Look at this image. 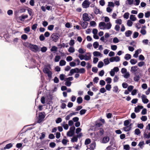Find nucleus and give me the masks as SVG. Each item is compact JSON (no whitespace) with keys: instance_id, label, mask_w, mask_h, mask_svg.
Here are the masks:
<instances>
[{"instance_id":"60","label":"nucleus","mask_w":150,"mask_h":150,"mask_svg":"<svg viewBox=\"0 0 150 150\" xmlns=\"http://www.w3.org/2000/svg\"><path fill=\"white\" fill-rule=\"evenodd\" d=\"M54 82L55 83H58L59 82V79L57 77L55 76L54 77L53 79Z\"/></svg>"},{"instance_id":"32","label":"nucleus","mask_w":150,"mask_h":150,"mask_svg":"<svg viewBox=\"0 0 150 150\" xmlns=\"http://www.w3.org/2000/svg\"><path fill=\"white\" fill-rule=\"evenodd\" d=\"M144 138L145 139H149L150 138V132H149L148 134L145 133L144 134Z\"/></svg>"},{"instance_id":"54","label":"nucleus","mask_w":150,"mask_h":150,"mask_svg":"<svg viewBox=\"0 0 150 150\" xmlns=\"http://www.w3.org/2000/svg\"><path fill=\"white\" fill-rule=\"evenodd\" d=\"M141 120L143 121H145L147 120V118L146 116H142L141 118Z\"/></svg>"},{"instance_id":"38","label":"nucleus","mask_w":150,"mask_h":150,"mask_svg":"<svg viewBox=\"0 0 150 150\" xmlns=\"http://www.w3.org/2000/svg\"><path fill=\"white\" fill-rule=\"evenodd\" d=\"M60 59V56L59 55H56L55 57V58L54 59V61L55 62H58L59 59Z\"/></svg>"},{"instance_id":"43","label":"nucleus","mask_w":150,"mask_h":150,"mask_svg":"<svg viewBox=\"0 0 150 150\" xmlns=\"http://www.w3.org/2000/svg\"><path fill=\"white\" fill-rule=\"evenodd\" d=\"M68 142V141L67 139H63L62 141V144L64 145H67V143Z\"/></svg>"},{"instance_id":"53","label":"nucleus","mask_w":150,"mask_h":150,"mask_svg":"<svg viewBox=\"0 0 150 150\" xmlns=\"http://www.w3.org/2000/svg\"><path fill=\"white\" fill-rule=\"evenodd\" d=\"M47 48L45 47H43L41 48V51L42 52H45L47 50Z\"/></svg>"},{"instance_id":"13","label":"nucleus","mask_w":150,"mask_h":150,"mask_svg":"<svg viewBox=\"0 0 150 150\" xmlns=\"http://www.w3.org/2000/svg\"><path fill=\"white\" fill-rule=\"evenodd\" d=\"M109 138L108 136L104 137L102 139V143L105 144L108 143L109 140Z\"/></svg>"},{"instance_id":"48","label":"nucleus","mask_w":150,"mask_h":150,"mask_svg":"<svg viewBox=\"0 0 150 150\" xmlns=\"http://www.w3.org/2000/svg\"><path fill=\"white\" fill-rule=\"evenodd\" d=\"M37 25L38 24L36 23L33 24L32 26L31 29L33 30H35L37 28Z\"/></svg>"},{"instance_id":"7","label":"nucleus","mask_w":150,"mask_h":150,"mask_svg":"<svg viewBox=\"0 0 150 150\" xmlns=\"http://www.w3.org/2000/svg\"><path fill=\"white\" fill-rule=\"evenodd\" d=\"M82 18L84 22L89 21L90 19V17L88 16V14L86 13H85L83 14Z\"/></svg>"},{"instance_id":"12","label":"nucleus","mask_w":150,"mask_h":150,"mask_svg":"<svg viewBox=\"0 0 150 150\" xmlns=\"http://www.w3.org/2000/svg\"><path fill=\"white\" fill-rule=\"evenodd\" d=\"M81 23H79L81 24L82 28L84 29L86 28L88 25V23L86 22H83L82 23L81 22Z\"/></svg>"},{"instance_id":"6","label":"nucleus","mask_w":150,"mask_h":150,"mask_svg":"<svg viewBox=\"0 0 150 150\" xmlns=\"http://www.w3.org/2000/svg\"><path fill=\"white\" fill-rule=\"evenodd\" d=\"M120 58L118 56L115 57H113L110 58L109 59L110 62H118L120 61Z\"/></svg>"},{"instance_id":"2","label":"nucleus","mask_w":150,"mask_h":150,"mask_svg":"<svg viewBox=\"0 0 150 150\" xmlns=\"http://www.w3.org/2000/svg\"><path fill=\"white\" fill-rule=\"evenodd\" d=\"M60 37V35L58 33H53L51 36L52 41L56 42L58 40Z\"/></svg>"},{"instance_id":"62","label":"nucleus","mask_w":150,"mask_h":150,"mask_svg":"<svg viewBox=\"0 0 150 150\" xmlns=\"http://www.w3.org/2000/svg\"><path fill=\"white\" fill-rule=\"evenodd\" d=\"M92 71L93 72L96 73L98 71V69L96 67H93L92 68Z\"/></svg>"},{"instance_id":"41","label":"nucleus","mask_w":150,"mask_h":150,"mask_svg":"<svg viewBox=\"0 0 150 150\" xmlns=\"http://www.w3.org/2000/svg\"><path fill=\"white\" fill-rule=\"evenodd\" d=\"M104 62L105 65H107L110 63V62L108 58L105 59L104 60Z\"/></svg>"},{"instance_id":"26","label":"nucleus","mask_w":150,"mask_h":150,"mask_svg":"<svg viewBox=\"0 0 150 150\" xmlns=\"http://www.w3.org/2000/svg\"><path fill=\"white\" fill-rule=\"evenodd\" d=\"M88 54H89V55H85V59L84 60L86 61L89 60L91 58V56L90 53H88Z\"/></svg>"},{"instance_id":"63","label":"nucleus","mask_w":150,"mask_h":150,"mask_svg":"<svg viewBox=\"0 0 150 150\" xmlns=\"http://www.w3.org/2000/svg\"><path fill=\"white\" fill-rule=\"evenodd\" d=\"M71 83L70 81H67L65 82V85L69 87L71 86Z\"/></svg>"},{"instance_id":"31","label":"nucleus","mask_w":150,"mask_h":150,"mask_svg":"<svg viewBox=\"0 0 150 150\" xmlns=\"http://www.w3.org/2000/svg\"><path fill=\"white\" fill-rule=\"evenodd\" d=\"M139 75H135L134 78V80L135 81L138 82L140 79Z\"/></svg>"},{"instance_id":"15","label":"nucleus","mask_w":150,"mask_h":150,"mask_svg":"<svg viewBox=\"0 0 150 150\" xmlns=\"http://www.w3.org/2000/svg\"><path fill=\"white\" fill-rule=\"evenodd\" d=\"M132 33V31L128 30L126 31L125 32V35L127 37H130Z\"/></svg>"},{"instance_id":"36","label":"nucleus","mask_w":150,"mask_h":150,"mask_svg":"<svg viewBox=\"0 0 150 150\" xmlns=\"http://www.w3.org/2000/svg\"><path fill=\"white\" fill-rule=\"evenodd\" d=\"M105 88L107 90L110 91L111 88V85L110 84H107L106 85Z\"/></svg>"},{"instance_id":"9","label":"nucleus","mask_w":150,"mask_h":150,"mask_svg":"<svg viewBox=\"0 0 150 150\" xmlns=\"http://www.w3.org/2000/svg\"><path fill=\"white\" fill-rule=\"evenodd\" d=\"M147 97L145 95H142L141 96V98L142 102L145 104L147 103L149 100L148 99L146 98Z\"/></svg>"},{"instance_id":"21","label":"nucleus","mask_w":150,"mask_h":150,"mask_svg":"<svg viewBox=\"0 0 150 150\" xmlns=\"http://www.w3.org/2000/svg\"><path fill=\"white\" fill-rule=\"evenodd\" d=\"M135 134L138 136L140 135L141 132L138 128L134 130Z\"/></svg>"},{"instance_id":"39","label":"nucleus","mask_w":150,"mask_h":150,"mask_svg":"<svg viewBox=\"0 0 150 150\" xmlns=\"http://www.w3.org/2000/svg\"><path fill=\"white\" fill-rule=\"evenodd\" d=\"M94 47L95 49H96L98 48L99 46V44L98 42H96L93 43V44Z\"/></svg>"},{"instance_id":"18","label":"nucleus","mask_w":150,"mask_h":150,"mask_svg":"<svg viewBox=\"0 0 150 150\" xmlns=\"http://www.w3.org/2000/svg\"><path fill=\"white\" fill-rule=\"evenodd\" d=\"M137 66H134L131 68L130 71L132 72H134L137 70Z\"/></svg>"},{"instance_id":"22","label":"nucleus","mask_w":150,"mask_h":150,"mask_svg":"<svg viewBox=\"0 0 150 150\" xmlns=\"http://www.w3.org/2000/svg\"><path fill=\"white\" fill-rule=\"evenodd\" d=\"M78 141V137L76 136H74L71 139V142H76Z\"/></svg>"},{"instance_id":"25","label":"nucleus","mask_w":150,"mask_h":150,"mask_svg":"<svg viewBox=\"0 0 150 150\" xmlns=\"http://www.w3.org/2000/svg\"><path fill=\"white\" fill-rule=\"evenodd\" d=\"M28 17V16L27 15H23L21 16L19 18L21 21H23L25 18H27Z\"/></svg>"},{"instance_id":"34","label":"nucleus","mask_w":150,"mask_h":150,"mask_svg":"<svg viewBox=\"0 0 150 150\" xmlns=\"http://www.w3.org/2000/svg\"><path fill=\"white\" fill-rule=\"evenodd\" d=\"M91 142V139L89 138L86 139L85 142V144L87 145L89 144Z\"/></svg>"},{"instance_id":"17","label":"nucleus","mask_w":150,"mask_h":150,"mask_svg":"<svg viewBox=\"0 0 150 150\" xmlns=\"http://www.w3.org/2000/svg\"><path fill=\"white\" fill-rule=\"evenodd\" d=\"M93 54L94 57H98L101 56V54L99 52L95 51L93 52Z\"/></svg>"},{"instance_id":"40","label":"nucleus","mask_w":150,"mask_h":150,"mask_svg":"<svg viewBox=\"0 0 150 150\" xmlns=\"http://www.w3.org/2000/svg\"><path fill=\"white\" fill-rule=\"evenodd\" d=\"M68 51L69 52L73 53L75 51V49L73 47H70L69 48Z\"/></svg>"},{"instance_id":"55","label":"nucleus","mask_w":150,"mask_h":150,"mask_svg":"<svg viewBox=\"0 0 150 150\" xmlns=\"http://www.w3.org/2000/svg\"><path fill=\"white\" fill-rule=\"evenodd\" d=\"M112 79L110 77H107L105 79V81L108 83L110 84L111 82Z\"/></svg>"},{"instance_id":"47","label":"nucleus","mask_w":150,"mask_h":150,"mask_svg":"<svg viewBox=\"0 0 150 150\" xmlns=\"http://www.w3.org/2000/svg\"><path fill=\"white\" fill-rule=\"evenodd\" d=\"M119 89L117 86H115L113 88V91L114 92L117 93L118 92Z\"/></svg>"},{"instance_id":"52","label":"nucleus","mask_w":150,"mask_h":150,"mask_svg":"<svg viewBox=\"0 0 150 150\" xmlns=\"http://www.w3.org/2000/svg\"><path fill=\"white\" fill-rule=\"evenodd\" d=\"M133 24L132 22L130 20H128L127 23V24L129 27H131L132 26Z\"/></svg>"},{"instance_id":"27","label":"nucleus","mask_w":150,"mask_h":150,"mask_svg":"<svg viewBox=\"0 0 150 150\" xmlns=\"http://www.w3.org/2000/svg\"><path fill=\"white\" fill-rule=\"evenodd\" d=\"M106 29L108 30L109 29L111 28L112 24L110 22L107 23H106Z\"/></svg>"},{"instance_id":"58","label":"nucleus","mask_w":150,"mask_h":150,"mask_svg":"<svg viewBox=\"0 0 150 150\" xmlns=\"http://www.w3.org/2000/svg\"><path fill=\"white\" fill-rule=\"evenodd\" d=\"M134 88V86H132L130 85L127 88V90L128 91L131 92L132 90Z\"/></svg>"},{"instance_id":"44","label":"nucleus","mask_w":150,"mask_h":150,"mask_svg":"<svg viewBox=\"0 0 150 150\" xmlns=\"http://www.w3.org/2000/svg\"><path fill=\"white\" fill-rule=\"evenodd\" d=\"M129 13H125L124 15V18L126 19H127L129 18Z\"/></svg>"},{"instance_id":"42","label":"nucleus","mask_w":150,"mask_h":150,"mask_svg":"<svg viewBox=\"0 0 150 150\" xmlns=\"http://www.w3.org/2000/svg\"><path fill=\"white\" fill-rule=\"evenodd\" d=\"M137 60L135 59H131L130 61V63L132 65L135 64L137 63Z\"/></svg>"},{"instance_id":"59","label":"nucleus","mask_w":150,"mask_h":150,"mask_svg":"<svg viewBox=\"0 0 150 150\" xmlns=\"http://www.w3.org/2000/svg\"><path fill=\"white\" fill-rule=\"evenodd\" d=\"M96 147V144L95 143H92L91 144L90 147L92 149H95Z\"/></svg>"},{"instance_id":"57","label":"nucleus","mask_w":150,"mask_h":150,"mask_svg":"<svg viewBox=\"0 0 150 150\" xmlns=\"http://www.w3.org/2000/svg\"><path fill=\"white\" fill-rule=\"evenodd\" d=\"M90 25L91 26L94 27L96 25V22L94 21H92L90 22Z\"/></svg>"},{"instance_id":"49","label":"nucleus","mask_w":150,"mask_h":150,"mask_svg":"<svg viewBox=\"0 0 150 150\" xmlns=\"http://www.w3.org/2000/svg\"><path fill=\"white\" fill-rule=\"evenodd\" d=\"M56 146V144L54 142H51L49 144V146L50 147L52 148H54Z\"/></svg>"},{"instance_id":"35","label":"nucleus","mask_w":150,"mask_h":150,"mask_svg":"<svg viewBox=\"0 0 150 150\" xmlns=\"http://www.w3.org/2000/svg\"><path fill=\"white\" fill-rule=\"evenodd\" d=\"M57 48L55 46H53L50 49V51L52 52L55 51H57Z\"/></svg>"},{"instance_id":"28","label":"nucleus","mask_w":150,"mask_h":150,"mask_svg":"<svg viewBox=\"0 0 150 150\" xmlns=\"http://www.w3.org/2000/svg\"><path fill=\"white\" fill-rule=\"evenodd\" d=\"M66 64V61L63 60H61L59 62V65L61 66L65 65Z\"/></svg>"},{"instance_id":"56","label":"nucleus","mask_w":150,"mask_h":150,"mask_svg":"<svg viewBox=\"0 0 150 150\" xmlns=\"http://www.w3.org/2000/svg\"><path fill=\"white\" fill-rule=\"evenodd\" d=\"M87 110L85 109H82L80 111V114L81 115H82L84 114Z\"/></svg>"},{"instance_id":"37","label":"nucleus","mask_w":150,"mask_h":150,"mask_svg":"<svg viewBox=\"0 0 150 150\" xmlns=\"http://www.w3.org/2000/svg\"><path fill=\"white\" fill-rule=\"evenodd\" d=\"M139 33L137 32H135L134 33L133 36V38H136L138 37Z\"/></svg>"},{"instance_id":"20","label":"nucleus","mask_w":150,"mask_h":150,"mask_svg":"<svg viewBox=\"0 0 150 150\" xmlns=\"http://www.w3.org/2000/svg\"><path fill=\"white\" fill-rule=\"evenodd\" d=\"M131 56L130 54H125L124 58L126 60H128L131 59Z\"/></svg>"},{"instance_id":"64","label":"nucleus","mask_w":150,"mask_h":150,"mask_svg":"<svg viewBox=\"0 0 150 150\" xmlns=\"http://www.w3.org/2000/svg\"><path fill=\"white\" fill-rule=\"evenodd\" d=\"M85 71V70L84 68H81L79 69V73L81 74H83L84 73Z\"/></svg>"},{"instance_id":"30","label":"nucleus","mask_w":150,"mask_h":150,"mask_svg":"<svg viewBox=\"0 0 150 150\" xmlns=\"http://www.w3.org/2000/svg\"><path fill=\"white\" fill-rule=\"evenodd\" d=\"M124 74L123 75V76L125 79L128 78L130 76V74L129 72H126L124 73Z\"/></svg>"},{"instance_id":"29","label":"nucleus","mask_w":150,"mask_h":150,"mask_svg":"<svg viewBox=\"0 0 150 150\" xmlns=\"http://www.w3.org/2000/svg\"><path fill=\"white\" fill-rule=\"evenodd\" d=\"M130 19L132 21H134L137 19V18L133 15H131L129 17Z\"/></svg>"},{"instance_id":"16","label":"nucleus","mask_w":150,"mask_h":150,"mask_svg":"<svg viewBox=\"0 0 150 150\" xmlns=\"http://www.w3.org/2000/svg\"><path fill=\"white\" fill-rule=\"evenodd\" d=\"M131 124L129 126H126V127H124L123 128V130H124V131L125 132L129 131L131 129Z\"/></svg>"},{"instance_id":"23","label":"nucleus","mask_w":150,"mask_h":150,"mask_svg":"<svg viewBox=\"0 0 150 150\" xmlns=\"http://www.w3.org/2000/svg\"><path fill=\"white\" fill-rule=\"evenodd\" d=\"M94 13L97 15L99 13L101 14L99 9L97 8L96 7H95L94 9Z\"/></svg>"},{"instance_id":"3","label":"nucleus","mask_w":150,"mask_h":150,"mask_svg":"<svg viewBox=\"0 0 150 150\" xmlns=\"http://www.w3.org/2000/svg\"><path fill=\"white\" fill-rule=\"evenodd\" d=\"M43 71L45 73L47 74V76L50 79L51 78L52 73L48 68H44L43 69Z\"/></svg>"},{"instance_id":"24","label":"nucleus","mask_w":150,"mask_h":150,"mask_svg":"<svg viewBox=\"0 0 150 150\" xmlns=\"http://www.w3.org/2000/svg\"><path fill=\"white\" fill-rule=\"evenodd\" d=\"M83 101V99L81 97H79L77 98V102L79 104L81 103Z\"/></svg>"},{"instance_id":"46","label":"nucleus","mask_w":150,"mask_h":150,"mask_svg":"<svg viewBox=\"0 0 150 150\" xmlns=\"http://www.w3.org/2000/svg\"><path fill=\"white\" fill-rule=\"evenodd\" d=\"M21 38L23 40H25L28 38V36L24 34L21 35Z\"/></svg>"},{"instance_id":"10","label":"nucleus","mask_w":150,"mask_h":150,"mask_svg":"<svg viewBox=\"0 0 150 150\" xmlns=\"http://www.w3.org/2000/svg\"><path fill=\"white\" fill-rule=\"evenodd\" d=\"M99 27H100V29H106V23L104 22H100L99 23Z\"/></svg>"},{"instance_id":"11","label":"nucleus","mask_w":150,"mask_h":150,"mask_svg":"<svg viewBox=\"0 0 150 150\" xmlns=\"http://www.w3.org/2000/svg\"><path fill=\"white\" fill-rule=\"evenodd\" d=\"M143 108V107L142 105H138L134 108V112L136 113H138L140 111V110Z\"/></svg>"},{"instance_id":"4","label":"nucleus","mask_w":150,"mask_h":150,"mask_svg":"<svg viewBox=\"0 0 150 150\" xmlns=\"http://www.w3.org/2000/svg\"><path fill=\"white\" fill-rule=\"evenodd\" d=\"M75 129V127L74 126L70 127L69 131L67 132V136L70 137L73 135L74 133Z\"/></svg>"},{"instance_id":"33","label":"nucleus","mask_w":150,"mask_h":150,"mask_svg":"<svg viewBox=\"0 0 150 150\" xmlns=\"http://www.w3.org/2000/svg\"><path fill=\"white\" fill-rule=\"evenodd\" d=\"M103 62L101 61H100L98 63V67L99 68H102L103 66Z\"/></svg>"},{"instance_id":"5","label":"nucleus","mask_w":150,"mask_h":150,"mask_svg":"<svg viewBox=\"0 0 150 150\" xmlns=\"http://www.w3.org/2000/svg\"><path fill=\"white\" fill-rule=\"evenodd\" d=\"M45 117V116L42 114V112H40L39 114L38 117V120L37 123H40L43 120Z\"/></svg>"},{"instance_id":"50","label":"nucleus","mask_w":150,"mask_h":150,"mask_svg":"<svg viewBox=\"0 0 150 150\" xmlns=\"http://www.w3.org/2000/svg\"><path fill=\"white\" fill-rule=\"evenodd\" d=\"M54 27V25H50L48 26V29L50 30L51 31L53 30Z\"/></svg>"},{"instance_id":"45","label":"nucleus","mask_w":150,"mask_h":150,"mask_svg":"<svg viewBox=\"0 0 150 150\" xmlns=\"http://www.w3.org/2000/svg\"><path fill=\"white\" fill-rule=\"evenodd\" d=\"M41 136L40 137L39 139L40 140L43 139L45 137V132H43L41 133Z\"/></svg>"},{"instance_id":"19","label":"nucleus","mask_w":150,"mask_h":150,"mask_svg":"<svg viewBox=\"0 0 150 150\" xmlns=\"http://www.w3.org/2000/svg\"><path fill=\"white\" fill-rule=\"evenodd\" d=\"M13 146L12 144L10 143L6 144L5 146L4 147V149H9L12 147Z\"/></svg>"},{"instance_id":"61","label":"nucleus","mask_w":150,"mask_h":150,"mask_svg":"<svg viewBox=\"0 0 150 150\" xmlns=\"http://www.w3.org/2000/svg\"><path fill=\"white\" fill-rule=\"evenodd\" d=\"M113 42L114 43H117L119 42L118 39L116 37L114 38L113 40Z\"/></svg>"},{"instance_id":"14","label":"nucleus","mask_w":150,"mask_h":150,"mask_svg":"<svg viewBox=\"0 0 150 150\" xmlns=\"http://www.w3.org/2000/svg\"><path fill=\"white\" fill-rule=\"evenodd\" d=\"M142 50L140 49H139L135 51V53L133 55V57L135 58L137 57L138 54L141 52Z\"/></svg>"},{"instance_id":"1","label":"nucleus","mask_w":150,"mask_h":150,"mask_svg":"<svg viewBox=\"0 0 150 150\" xmlns=\"http://www.w3.org/2000/svg\"><path fill=\"white\" fill-rule=\"evenodd\" d=\"M28 47L31 50L34 52H37L39 50V47L37 45H33L31 43H29Z\"/></svg>"},{"instance_id":"51","label":"nucleus","mask_w":150,"mask_h":150,"mask_svg":"<svg viewBox=\"0 0 150 150\" xmlns=\"http://www.w3.org/2000/svg\"><path fill=\"white\" fill-rule=\"evenodd\" d=\"M24 30L25 32V33H27L28 32H30V27L28 26L26 28H25L24 29Z\"/></svg>"},{"instance_id":"8","label":"nucleus","mask_w":150,"mask_h":150,"mask_svg":"<svg viewBox=\"0 0 150 150\" xmlns=\"http://www.w3.org/2000/svg\"><path fill=\"white\" fill-rule=\"evenodd\" d=\"M88 1V0H85L83 2L82 6L83 8H87L89 7L90 3Z\"/></svg>"}]
</instances>
